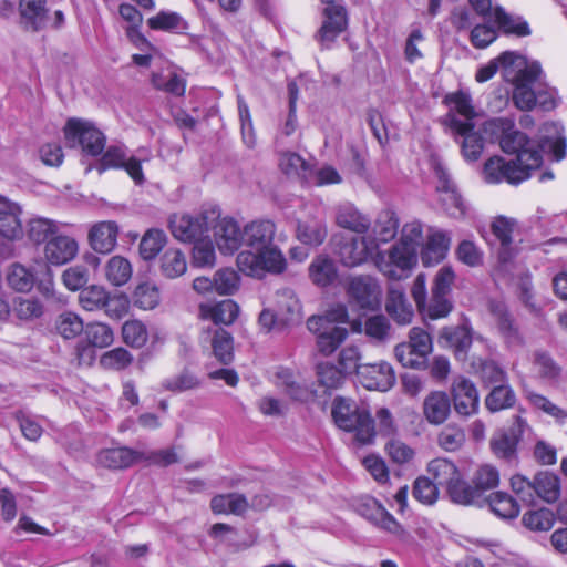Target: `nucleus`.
I'll return each instance as SVG.
<instances>
[{
    "label": "nucleus",
    "mask_w": 567,
    "mask_h": 567,
    "mask_svg": "<svg viewBox=\"0 0 567 567\" xmlns=\"http://www.w3.org/2000/svg\"><path fill=\"white\" fill-rule=\"evenodd\" d=\"M502 60L507 63L506 81L514 85L513 101L522 111H530L537 104V87L542 79L538 62H528L523 55L513 51L503 52Z\"/></svg>",
    "instance_id": "obj_1"
},
{
    "label": "nucleus",
    "mask_w": 567,
    "mask_h": 567,
    "mask_svg": "<svg viewBox=\"0 0 567 567\" xmlns=\"http://www.w3.org/2000/svg\"><path fill=\"white\" fill-rule=\"evenodd\" d=\"M493 133L499 134V145L507 154H516V163L528 171L537 169L543 162L539 146L526 134L514 128V122L508 118H495L487 123Z\"/></svg>",
    "instance_id": "obj_2"
},
{
    "label": "nucleus",
    "mask_w": 567,
    "mask_h": 567,
    "mask_svg": "<svg viewBox=\"0 0 567 567\" xmlns=\"http://www.w3.org/2000/svg\"><path fill=\"white\" fill-rule=\"evenodd\" d=\"M331 414L337 426L343 431L353 432L358 442L362 444L372 442L375 435L374 421L370 413L360 409L355 402L338 396L333 401Z\"/></svg>",
    "instance_id": "obj_3"
},
{
    "label": "nucleus",
    "mask_w": 567,
    "mask_h": 567,
    "mask_svg": "<svg viewBox=\"0 0 567 567\" xmlns=\"http://www.w3.org/2000/svg\"><path fill=\"white\" fill-rule=\"evenodd\" d=\"M219 218V209L214 207L198 215H174L169 220L173 236L183 243H195L208 238L210 225Z\"/></svg>",
    "instance_id": "obj_4"
},
{
    "label": "nucleus",
    "mask_w": 567,
    "mask_h": 567,
    "mask_svg": "<svg viewBox=\"0 0 567 567\" xmlns=\"http://www.w3.org/2000/svg\"><path fill=\"white\" fill-rule=\"evenodd\" d=\"M64 136L71 147L81 146L89 155L97 156L105 147V135L91 122L70 118L64 127Z\"/></svg>",
    "instance_id": "obj_5"
},
{
    "label": "nucleus",
    "mask_w": 567,
    "mask_h": 567,
    "mask_svg": "<svg viewBox=\"0 0 567 567\" xmlns=\"http://www.w3.org/2000/svg\"><path fill=\"white\" fill-rule=\"evenodd\" d=\"M417 262V250L413 246H408L398 241L389 251L379 252L375 264L379 270L390 279L400 280L410 271Z\"/></svg>",
    "instance_id": "obj_6"
},
{
    "label": "nucleus",
    "mask_w": 567,
    "mask_h": 567,
    "mask_svg": "<svg viewBox=\"0 0 567 567\" xmlns=\"http://www.w3.org/2000/svg\"><path fill=\"white\" fill-rule=\"evenodd\" d=\"M334 251L340 261L347 267H354L365 262L378 250V243L371 236L360 238H344L333 236Z\"/></svg>",
    "instance_id": "obj_7"
},
{
    "label": "nucleus",
    "mask_w": 567,
    "mask_h": 567,
    "mask_svg": "<svg viewBox=\"0 0 567 567\" xmlns=\"http://www.w3.org/2000/svg\"><path fill=\"white\" fill-rule=\"evenodd\" d=\"M529 431L526 420L515 415L507 430H499L493 434L489 442L491 450L497 457L512 461L516 458L518 442Z\"/></svg>",
    "instance_id": "obj_8"
},
{
    "label": "nucleus",
    "mask_w": 567,
    "mask_h": 567,
    "mask_svg": "<svg viewBox=\"0 0 567 567\" xmlns=\"http://www.w3.org/2000/svg\"><path fill=\"white\" fill-rule=\"evenodd\" d=\"M530 176V171L523 167L516 161H506L501 156L488 158L483 167V178L488 184L506 182L518 185Z\"/></svg>",
    "instance_id": "obj_9"
},
{
    "label": "nucleus",
    "mask_w": 567,
    "mask_h": 567,
    "mask_svg": "<svg viewBox=\"0 0 567 567\" xmlns=\"http://www.w3.org/2000/svg\"><path fill=\"white\" fill-rule=\"evenodd\" d=\"M434 175L437 179L436 190L442 209L452 218H463L466 215V205L450 174L441 164H436Z\"/></svg>",
    "instance_id": "obj_10"
},
{
    "label": "nucleus",
    "mask_w": 567,
    "mask_h": 567,
    "mask_svg": "<svg viewBox=\"0 0 567 567\" xmlns=\"http://www.w3.org/2000/svg\"><path fill=\"white\" fill-rule=\"evenodd\" d=\"M287 268V260L275 245L254 249L250 255V277L262 279L266 275H280Z\"/></svg>",
    "instance_id": "obj_11"
},
{
    "label": "nucleus",
    "mask_w": 567,
    "mask_h": 567,
    "mask_svg": "<svg viewBox=\"0 0 567 567\" xmlns=\"http://www.w3.org/2000/svg\"><path fill=\"white\" fill-rule=\"evenodd\" d=\"M359 382L368 390L388 391L395 382L392 367L385 362L359 363L354 369Z\"/></svg>",
    "instance_id": "obj_12"
},
{
    "label": "nucleus",
    "mask_w": 567,
    "mask_h": 567,
    "mask_svg": "<svg viewBox=\"0 0 567 567\" xmlns=\"http://www.w3.org/2000/svg\"><path fill=\"white\" fill-rule=\"evenodd\" d=\"M360 357H334L317 365L318 382L327 390L338 389L348 374L354 372Z\"/></svg>",
    "instance_id": "obj_13"
},
{
    "label": "nucleus",
    "mask_w": 567,
    "mask_h": 567,
    "mask_svg": "<svg viewBox=\"0 0 567 567\" xmlns=\"http://www.w3.org/2000/svg\"><path fill=\"white\" fill-rule=\"evenodd\" d=\"M451 134L461 141V150L466 161H477L484 148L483 137L474 131V123H461L452 113L446 120Z\"/></svg>",
    "instance_id": "obj_14"
},
{
    "label": "nucleus",
    "mask_w": 567,
    "mask_h": 567,
    "mask_svg": "<svg viewBox=\"0 0 567 567\" xmlns=\"http://www.w3.org/2000/svg\"><path fill=\"white\" fill-rule=\"evenodd\" d=\"M107 168L125 169L136 184H142L145 179L141 159L127 156L123 146H110L102 155L99 169L103 172Z\"/></svg>",
    "instance_id": "obj_15"
},
{
    "label": "nucleus",
    "mask_w": 567,
    "mask_h": 567,
    "mask_svg": "<svg viewBox=\"0 0 567 567\" xmlns=\"http://www.w3.org/2000/svg\"><path fill=\"white\" fill-rule=\"evenodd\" d=\"M219 251L234 255L241 246L244 235L238 224L230 217H221L210 225Z\"/></svg>",
    "instance_id": "obj_16"
},
{
    "label": "nucleus",
    "mask_w": 567,
    "mask_h": 567,
    "mask_svg": "<svg viewBox=\"0 0 567 567\" xmlns=\"http://www.w3.org/2000/svg\"><path fill=\"white\" fill-rule=\"evenodd\" d=\"M272 382L295 401L307 402L317 395L309 384L300 380L299 374L288 368H277L272 373Z\"/></svg>",
    "instance_id": "obj_17"
},
{
    "label": "nucleus",
    "mask_w": 567,
    "mask_h": 567,
    "mask_svg": "<svg viewBox=\"0 0 567 567\" xmlns=\"http://www.w3.org/2000/svg\"><path fill=\"white\" fill-rule=\"evenodd\" d=\"M322 13L323 21L317 39L323 48H329L348 25L347 11L343 6H328Z\"/></svg>",
    "instance_id": "obj_18"
},
{
    "label": "nucleus",
    "mask_w": 567,
    "mask_h": 567,
    "mask_svg": "<svg viewBox=\"0 0 567 567\" xmlns=\"http://www.w3.org/2000/svg\"><path fill=\"white\" fill-rule=\"evenodd\" d=\"M21 206L0 195V235L8 240H19L23 237Z\"/></svg>",
    "instance_id": "obj_19"
},
{
    "label": "nucleus",
    "mask_w": 567,
    "mask_h": 567,
    "mask_svg": "<svg viewBox=\"0 0 567 567\" xmlns=\"http://www.w3.org/2000/svg\"><path fill=\"white\" fill-rule=\"evenodd\" d=\"M43 252L50 265L62 266L76 257L79 244L70 236L55 235L45 243Z\"/></svg>",
    "instance_id": "obj_20"
},
{
    "label": "nucleus",
    "mask_w": 567,
    "mask_h": 567,
    "mask_svg": "<svg viewBox=\"0 0 567 567\" xmlns=\"http://www.w3.org/2000/svg\"><path fill=\"white\" fill-rule=\"evenodd\" d=\"M452 400L457 414L471 416L478 410V393L473 382L460 378L452 386Z\"/></svg>",
    "instance_id": "obj_21"
},
{
    "label": "nucleus",
    "mask_w": 567,
    "mask_h": 567,
    "mask_svg": "<svg viewBox=\"0 0 567 567\" xmlns=\"http://www.w3.org/2000/svg\"><path fill=\"white\" fill-rule=\"evenodd\" d=\"M47 0H20V25L31 32L43 30L49 22Z\"/></svg>",
    "instance_id": "obj_22"
},
{
    "label": "nucleus",
    "mask_w": 567,
    "mask_h": 567,
    "mask_svg": "<svg viewBox=\"0 0 567 567\" xmlns=\"http://www.w3.org/2000/svg\"><path fill=\"white\" fill-rule=\"evenodd\" d=\"M239 315L238 305L231 299L218 302H202L198 306V317L203 320H210L215 324H231Z\"/></svg>",
    "instance_id": "obj_23"
},
{
    "label": "nucleus",
    "mask_w": 567,
    "mask_h": 567,
    "mask_svg": "<svg viewBox=\"0 0 567 567\" xmlns=\"http://www.w3.org/2000/svg\"><path fill=\"white\" fill-rule=\"evenodd\" d=\"M349 295L363 309H374L380 305L381 291L371 277L353 278L349 286Z\"/></svg>",
    "instance_id": "obj_24"
},
{
    "label": "nucleus",
    "mask_w": 567,
    "mask_h": 567,
    "mask_svg": "<svg viewBox=\"0 0 567 567\" xmlns=\"http://www.w3.org/2000/svg\"><path fill=\"white\" fill-rule=\"evenodd\" d=\"M118 236V225L112 220H104L94 224L89 231V243L92 249L100 254L111 252Z\"/></svg>",
    "instance_id": "obj_25"
},
{
    "label": "nucleus",
    "mask_w": 567,
    "mask_h": 567,
    "mask_svg": "<svg viewBox=\"0 0 567 567\" xmlns=\"http://www.w3.org/2000/svg\"><path fill=\"white\" fill-rule=\"evenodd\" d=\"M385 310L399 324H409L414 316V310L408 301L404 290L399 286H391L388 290Z\"/></svg>",
    "instance_id": "obj_26"
},
{
    "label": "nucleus",
    "mask_w": 567,
    "mask_h": 567,
    "mask_svg": "<svg viewBox=\"0 0 567 567\" xmlns=\"http://www.w3.org/2000/svg\"><path fill=\"white\" fill-rule=\"evenodd\" d=\"M493 22L505 35L525 38L532 33L528 22L523 17L512 14L499 6L494 7Z\"/></svg>",
    "instance_id": "obj_27"
},
{
    "label": "nucleus",
    "mask_w": 567,
    "mask_h": 567,
    "mask_svg": "<svg viewBox=\"0 0 567 567\" xmlns=\"http://www.w3.org/2000/svg\"><path fill=\"white\" fill-rule=\"evenodd\" d=\"M483 343L481 338H473L465 327H449L440 332L437 343L442 349L454 352H466L472 343Z\"/></svg>",
    "instance_id": "obj_28"
},
{
    "label": "nucleus",
    "mask_w": 567,
    "mask_h": 567,
    "mask_svg": "<svg viewBox=\"0 0 567 567\" xmlns=\"http://www.w3.org/2000/svg\"><path fill=\"white\" fill-rule=\"evenodd\" d=\"M451 412V400L445 392L433 391L423 402V414L426 421L433 425L443 424Z\"/></svg>",
    "instance_id": "obj_29"
},
{
    "label": "nucleus",
    "mask_w": 567,
    "mask_h": 567,
    "mask_svg": "<svg viewBox=\"0 0 567 567\" xmlns=\"http://www.w3.org/2000/svg\"><path fill=\"white\" fill-rule=\"evenodd\" d=\"M141 458V453L128 447L106 449L97 454V463L110 470L126 468Z\"/></svg>",
    "instance_id": "obj_30"
},
{
    "label": "nucleus",
    "mask_w": 567,
    "mask_h": 567,
    "mask_svg": "<svg viewBox=\"0 0 567 567\" xmlns=\"http://www.w3.org/2000/svg\"><path fill=\"white\" fill-rule=\"evenodd\" d=\"M336 223L339 227L357 234H365L371 226V220L351 204L339 206Z\"/></svg>",
    "instance_id": "obj_31"
},
{
    "label": "nucleus",
    "mask_w": 567,
    "mask_h": 567,
    "mask_svg": "<svg viewBox=\"0 0 567 567\" xmlns=\"http://www.w3.org/2000/svg\"><path fill=\"white\" fill-rule=\"evenodd\" d=\"M318 330H310L317 334V346L322 354H332L348 337V330L337 324H322Z\"/></svg>",
    "instance_id": "obj_32"
},
{
    "label": "nucleus",
    "mask_w": 567,
    "mask_h": 567,
    "mask_svg": "<svg viewBox=\"0 0 567 567\" xmlns=\"http://www.w3.org/2000/svg\"><path fill=\"white\" fill-rule=\"evenodd\" d=\"M446 491L455 504L483 506L485 502V497L478 495L474 484H468L461 474L446 487Z\"/></svg>",
    "instance_id": "obj_33"
},
{
    "label": "nucleus",
    "mask_w": 567,
    "mask_h": 567,
    "mask_svg": "<svg viewBox=\"0 0 567 567\" xmlns=\"http://www.w3.org/2000/svg\"><path fill=\"white\" fill-rule=\"evenodd\" d=\"M483 505H488L491 512L503 519L516 518L520 512L516 499L505 492L492 493Z\"/></svg>",
    "instance_id": "obj_34"
},
{
    "label": "nucleus",
    "mask_w": 567,
    "mask_h": 567,
    "mask_svg": "<svg viewBox=\"0 0 567 567\" xmlns=\"http://www.w3.org/2000/svg\"><path fill=\"white\" fill-rule=\"evenodd\" d=\"M309 277L319 287H327L333 284L338 277L334 261L323 255L316 257L309 266Z\"/></svg>",
    "instance_id": "obj_35"
},
{
    "label": "nucleus",
    "mask_w": 567,
    "mask_h": 567,
    "mask_svg": "<svg viewBox=\"0 0 567 567\" xmlns=\"http://www.w3.org/2000/svg\"><path fill=\"white\" fill-rule=\"evenodd\" d=\"M279 167L284 174L310 182L312 177L311 165L299 154L293 152L282 153L279 159Z\"/></svg>",
    "instance_id": "obj_36"
},
{
    "label": "nucleus",
    "mask_w": 567,
    "mask_h": 567,
    "mask_svg": "<svg viewBox=\"0 0 567 567\" xmlns=\"http://www.w3.org/2000/svg\"><path fill=\"white\" fill-rule=\"evenodd\" d=\"M515 227V221L506 217H497L492 224V231L501 244L498 252L499 260L505 264L512 258V234Z\"/></svg>",
    "instance_id": "obj_37"
},
{
    "label": "nucleus",
    "mask_w": 567,
    "mask_h": 567,
    "mask_svg": "<svg viewBox=\"0 0 567 567\" xmlns=\"http://www.w3.org/2000/svg\"><path fill=\"white\" fill-rule=\"evenodd\" d=\"M187 270L185 255L177 248H169L159 257V271L167 279L183 276Z\"/></svg>",
    "instance_id": "obj_38"
},
{
    "label": "nucleus",
    "mask_w": 567,
    "mask_h": 567,
    "mask_svg": "<svg viewBox=\"0 0 567 567\" xmlns=\"http://www.w3.org/2000/svg\"><path fill=\"white\" fill-rule=\"evenodd\" d=\"M536 497L544 502L555 503L560 496V480L550 472H539L534 476Z\"/></svg>",
    "instance_id": "obj_39"
},
{
    "label": "nucleus",
    "mask_w": 567,
    "mask_h": 567,
    "mask_svg": "<svg viewBox=\"0 0 567 567\" xmlns=\"http://www.w3.org/2000/svg\"><path fill=\"white\" fill-rule=\"evenodd\" d=\"M327 226L320 220L299 221L296 236L299 241L308 246H319L327 238Z\"/></svg>",
    "instance_id": "obj_40"
},
{
    "label": "nucleus",
    "mask_w": 567,
    "mask_h": 567,
    "mask_svg": "<svg viewBox=\"0 0 567 567\" xmlns=\"http://www.w3.org/2000/svg\"><path fill=\"white\" fill-rule=\"evenodd\" d=\"M446 102L450 105V111L443 120L445 125L447 117L452 113L456 118L461 121V123H473V118L475 117L476 113L472 105L471 97L467 94L463 92L451 94L446 97Z\"/></svg>",
    "instance_id": "obj_41"
},
{
    "label": "nucleus",
    "mask_w": 567,
    "mask_h": 567,
    "mask_svg": "<svg viewBox=\"0 0 567 567\" xmlns=\"http://www.w3.org/2000/svg\"><path fill=\"white\" fill-rule=\"evenodd\" d=\"M7 282L18 292H29L34 286L35 275L32 269L20 262H14L8 268Z\"/></svg>",
    "instance_id": "obj_42"
},
{
    "label": "nucleus",
    "mask_w": 567,
    "mask_h": 567,
    "mask_svg": "<svg viewBox=\"0 0 567 567\" xmlns=\"http://www.w3.org/2000/svg\"><path fill=\"white\" fill-rule=\"evenodd\" d=\"M276 307L282 323L299 319L300 303L293 290L289 288L279 290L276 295Z\"/></svg>",
    "instance_id": "obj_43"
},
{
    "label": "nucleus",
    "mask_w": 567,
    "mask_h": 567,
    "mask_svg": "<svg viewBox=\"0 0 567 567\" xmlns=\"http://www.w3.org/2000/svg\"><path fill=\"white\" fill-rule=\"evenodd\" d=\"M475 374L487 385H497L505 382L506 373L489 358L477 357L472 362Z\"/></svg>",
    "instance_id": "obj_44"
},
{
    "label": "nucleus",
    "mask_w": 567,
    "mask_h": 567,
    "mask_svg": "<svg viewBox=\"0 0 567 567\" xmlns=\"http://www.w3.org/2000/svg\"><path fill=\"white\" fill-rule=\"evenodd\" d=\"M110 292L99 285H91L83 288L79 293V305L85 311H100L107 306L106 301Z\"/></svg>",
    "instance_id": "obj_45"
},
{
    "label": "nucleus",
    "mask_w": 567,
    "mask_h": 567,
    "mask_svg": "<svg viewBox=\"0 0 567 567\" xmlns=\"http://www.w3.org/2000/svg\"><path fill=\"white\" fill-rule=\"evenodd\" d=\"M429 473L437 486L447 487L461 473L456 465L447 458H435L429 463Z\"/></svg>",
    "instance_id": "obj_46"
},
{
    "label": "nucleus",
    "mask_w": 567,
    "mask_h": 567,
    "mask_svg": "<svg viewBox=\"0 0 567 567\" xmlns=\"http://www.w3.org/2000/svg\"><path fill=\"white\" fill-rule=\"evenodd\" d=\"M516 395L513 389L507 384L494 385L492 391L485 398V405L491 412L509 409L515 404Z\"/></svg>",
    "instance_id": "obj_47"
},
{
    "label": "nucleus",
    "mask_w": 567,
    "mask_h": 567,
    "mask_svg": "<svg viewBox=\"0 0 567 567\" xmlns=\"http://www.w3.org/2000/svg\"><path fill=\"white\" fill-rule=\"evenodd\" d=\"M105 277L113 286H123L132 277L131 262L122 256H113L106 264Z\"/></svg>",
    "instance_id": "obj_48"
},
{
    "label": "nucleus",
    "mask_w": 567,
    "mask_h": 567,
    "mask_svg": "<svg viewBox=\"0 0 567 567\" xmlns=\"http://www.w3.org/2000/svg\"><path fill=\"white\" fill-rule=\"evenodd\" d=\"M12 313L21 321H33L44 313L43 303L37 298H16L12 303Z\"/></svg>",
    "instance_id": "obj_49"
},
{
    "label": "nucleus",
    "mask_w": 567,
    "mask_h": 567,
    "mask_svg": "<svg viewBox=\"0 0 567 567\" xmlns=\"http://www.w3.org/2000/svg\"><path fill=\"white\" fill-rule=\"evenodd\" d=\"M466 435L462 426L456 423H449L437 435V444L446 452L458 451L465 443Z\"/></svg>",
    "instance_id": "obj_50"
},
{
    "label": "nucleus",
    "mask_w": 567,
    "mask_h": 567,
    "mask_svg": "<svg viewBox=\"0 0 567 567\" xmlns=\"http://www.w3.org/2000/svg\"><path fill=\"white\" fill-rule=\"evenodd\" d=\"M275 224L270 220H258L250 224V255L254 249H260L274 244Z\"/></svg>",
    "instance_id": "obj_51"
},
{
    "label": "nucleus",
    "mask_w": 567,
    "mask_h": 567,
    "mask_svg": "<svg viewBox=\"0 0 567 567\" xmlns=\"http://www.w3.org/2000/svg\"><path fill=\"white\" fill-rule=\"evenodd\" d=\"M85 340L93 349H104L110 347L114 341L112 329L101 322L89 323L84 329Z\"/></svg>",
    "instance_id": "obj_52"
},
{
    "label": "nucleus",
    "mask_w": 567,
    "mask_h": 567,
    "mask_svg": "<svg viewBox=\"0 0 567 567\" xmlns=\"http://www.w3.org/2000/svg\"><path fill=\"white\" fill-rule=\"evenodd\" d=\"M472 483L481 497H485L484 494L487 491L494 489L499 484V472L498 470L489 464H484L477 467L475 471Z\"/></svg>",
    "instance_id": "obj_53"
},
{
    "label": "nucleus",
    "mask_w": 567,
    "mask_h": 567,
    "mask_svg": "<svg viewBox=\"0 0 567 567\" xmlns=\"http://www.w3.org/2000/svg\"><path fill=\"white\" fill-rule=\"evenodd\" d=\"M147 24L153 30L181 33L187 29V22L176 12L161 11L148 19Z\"/></svg>",
    "instance_id": "obj_54"
},
{
    "label": "nucleus",
    "mask_w": 567,
    "mask_h": 567,
    "mask_svg": "<svg viewBox=\"0 0 567 567\" xmlns=\"http://www.w3.org/2000/svg\"><path fill=\"white\" fill-rule=\"evenodd\" d=\"M212 511L216 514L240 515L246 511V498L238 494L217 495L210 502Z\"/></svg>",
    "instance_id": "obj_55"
},
{
    "label": "nucleus",
    "mask_w": 567,
    "mask_h": 567,
    "mask_svg": "<svg viewBox=\"0 0 567 567\" xmlns=\"http://www.w3.org/2000/svg\"><path fill=\"white\" fill-rule=\"evenodd\" d=\"M166 244V234L161 229L147 230L140 243V255L144 260L154 259Z\"/></svg>",
    "instance_id": "obj_56"
},
{
    "label": "nucleus",
    "mask_w": 567,
    "mask_h": 567,
    "mask_svg": "<svg viewBox=\"0 0 567 567\" xmlns=\"http://www.w3.org/2000/svg\"><path fill=\"white\" fill-rule=\"evenodd\" d=\"M82 318L72 311H64L55 320V330L64 339H73L84 332Z\"/></svg>",
    "instance_id": "obj_57"
},
{
    "label": "nucleus",
    "mask_w": 567,
    "mask_h": 567,
    "mask_svg": "<svg viewBox=\"0 0 567 567\" xmlns=\"http://www.w3.org/2000/svg\"><path fill=\"white\" fill-rule=\"evenodd\" d=\"M134 306L143 310L156 308L161 300L158 288L151 282H142L136 286L132 295Z\"/></svg>",
    "instance_id": "obj_58"
},
{
    "label": "nucleus",
    "mask_w": 567,
    "mask_h": 567,
    "mask_svg": "<svg viewBox=\"0 0 567 567\" xmlns=\"http://www.w3.org/2000/svg\"><path fill=\"white\" fill-rule=\"evenodd\" d=\"M399 228V220L391 212H384L380 214L374 227L373 235L371 236L375 241L379 243H388L392 240Z\"/></svg>",
    "instance_id": "obj_59"
},
{
    "label": "nucleus",
    "mask_w": 567,
    "mask_h": 567,
    "mask_svg": "<svg viewBox=\"0 0 567 567\" xmlns=\"http://www.w3.org/2000/svg\"><path fill=\"white\" fill-rule=\"evenodd\" d=\"M523 525L534 532H546L549 530L554 523V513L548 508H539L535 511H528L523 515Z\"/></svg>",
    "instance_id": "obj_60"
},
{
    "label": "nucleus",
    "mask_w": 567,
    "mask_h": 567,
    "mask_svg": "<svg viewBox=\"0 0 567 567\" xmlns=\"http://www.w3.org/2000/svg\"><path fill=\"white\" fill-rule=\"evenodd\" d=\"M58 231L56 224L47 218H33L28 224V237L34 244L47 243Z\"/></svg>",
    "instance_id": "obj_61"
},
{
    "label": "nucleus",
    "mask_w": 567,
    "mask_h": 567,
    "mask_svg": "<svg viewBox=\"0 0 567 567\" xmlns=\"http://www.w3.org/2000/svg\"><path fill=\"white\" fill-rule=\"evenodd\" d=\"M348 320V311L343 305H337L324 312L322 316H312L307 321L309 330H318L322 324L344 323Z\"/></svg>",
    "instance_id": "obj_62"
},
{
    "label": "nucleus",
    "mask_w": 567,
    "mask_h": 567,
    "mask_svg": "<svg viewBox=\"0 0 567 567\" xmlns=\"http://www.w3.org/2000/svg\"><path fill=\"white\" fill-rule=\"evenodd\" d=\"M123 340L132 348H141L147 341V330L140 320H128L122 327Z\"/></svg>",
    "instance_id": "obj_63"
},
{
    "label": "nucleus",
    "mask_w": 567,
    "mask_h": 567,
    "mask_svg": "<svg viewBox=\"0 0 567 567\" xmlns=\"http://www.w3.org/2000/svg\"><path fill=\"white\" fill-rule=\"evenodd\" d=\"M89 279V270L82 265L69 267L62 272V282L70 291L82 290L85 288Z\"/></svg>",
    "instance_id": "obj_64"
}]
</instances>
